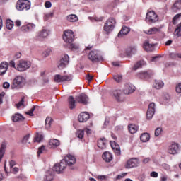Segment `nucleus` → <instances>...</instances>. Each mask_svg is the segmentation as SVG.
I'll return each mask as SVG.
<instances>
[{"mask_svg": "<svg viewBox=\"0 0 181 181\" xmlns=\"http://www.w3.org/2000/svg\"><path fill=\"white\" fill-rule=\"evenodd\" d=\"M49 36V30L46 29H43L40 31L37 37V40H43V39H46L47 37Z\"/></svg>", "mask_w": 181, "mask_h": 181, "instance_id": "4be33fe9", "label": "nucleus"}, {"mask_svg": "<svg viewBox=\"0 0 181 181\" xmlns=\"http://www.w3.org/2000/svg\"><path fill=\"white\" fill-rule=\"evenodd\" d=\"M35 110V107H33L28 112H26L25 114H27V115H30V117H33V112Z\"/></svg>", "mask_w": 181, "mask_h": 181, "instance_id": "864d4df0", "label": "nucleus"}, {"mask_svg": "<svg viewBox=\"0 0 181 181\" xmlns=\"http://www.w3.org/2000/svg\"><path fill=\"white\" fill-rule=\"evenodd\" d=\"M30 1L29 0H18L16 3V8L17 11H29L30 9Z\"/></svg>", "mask_w": 181, "mask_h": 181, "instance_id": "f257e3e1", "label": "nucleus"}, {"mask_svg": "<svg viewBox=\"0 0 181 181\" xmlns=\"http://www.w3.org/2000/svg\"><path fill=\"white\" fill-rule=\"evenodd\" d=\"M130 30L128 27L127 26H123L122 28V29L120 30V31L119 32L118 35H117V37H122L123 36H127V35H128V33H129Z\"/></svg>", "mask_w": 181, "mask_h": 181, "instance_id": "5701e85b", "label": "nucleus"}, {"mask_svg": "<svg viewBox=\"0 0 181 181\" xmlns=\"http://www.w3.org/2000/svg\"><path fill=\"white\" fill-rule=\"evenodd\" d=\"M155 103H151L148 105L146 117L147 119H152L153 115L155 114Z\"/></svg>", "mask_w": 181, "mask_h": 181, "instance_id": "ddd939ff", "label": "nucleus"}, {"mask_svg": "<svg viewBox=\"0 0 181 181\" xmlns=\"http://www.w3.org/2000/svg\"><path fill=\"white\" fill-rule=\"evenodd\" d=\"M163 98H164V100H165V101H170V95H169V93H165Z\"/></svg>", "mask_w": 181, "mask_h": 181, "instance_id": "13d9d810", "label": "nucleus"}, {"mask_svg": "<svg viewBox=\"0 0 181 181\" xmlns=\"http://www.w3.org/2000/svg\"><path fill=\"white\" fill-rule=\"evenodd\" d=\"M12 119H13V122H18L19 121H23L25 119V117H23L22 115H21L19 113H16L14 115H13Z\"/></svg>", "mask_w": 181, "mask_h": 181, "instance_id": "7c9ffc66", "label": "nucleus"}, {"mask_svg": "<svg viewBox=\"0 0 181 181\" xmlns=\"http://www.w3.org/2000/svg\"><path fill=\"white\" fill-rule=\"evenodd\" d=\"M146 21L150 23H155V22L159 21V17H158V14L155 11H151L146 13Z\"/></svg>", "mask_w": 181, "mask_h": 181, "instance_id": "0eeeda50", "label": "nucleus"}, {"mask_svg": "<svg viewBox=\"0 0 181 181\" xmlns=\"http://www.w3.org/2000/svg\"><path fill=\"white\" fill-rule=\"evenodd\" d=\"M25 81H26V80L23 76H17L13 81V85L14 86V87L22 88V87H23V86L25 85Z\"/></svg>", "mask_w": 181, "mask_h": 181, "instance_id": "1a4fd4ad", "label": "nucleus"}, {"mask_svg": "<svg viewBox=\"0 0 181 181\" xmlns=\"http://www.w3.org/2000/svg\"><path fill=\"white\" fill-rule=\"evenodd\" d=\"M8 67H9V64L6 62H2L0 64V76H4V74L6 73Z\"/></svg>", "mask_w": 181, "mask_h": 181, "instance_id": "b1692460", "label": "nucleus"}, {"mask_svg": "<svg viewBox=\"0 0 181 181\" xmlns=\"http://www.w3.org/2000/svg\"><path fill=\"white\" fill-rule=\"evenodd\" d=\"M68 104L70 110H74V108H76V99H74V97L73 96L69 97Z\"/></svg>", "mask_w": 181, "mask_h": 181, "instance_id": "bb28decb", "label": "nucleus"}, {"mask_svg": "<svg viewBox=\"0 0 181 181\" xmlns=\"http://www.w3.org/2000/svg\"><path fill=\"white\" fill-rule=\"evenodd\" d=\"M176 90V93H177L178 94L181 93V83H178L175 88Z\"/></svg>", "mask_w": 181, "mask_h": 181, "instance_id": "4d7b16f0", "label": "nucleus"}, {"mask_svg": "<svg viewBox=\"0 0 181 181\" xmlns=\"http://www.w3.org/2000/svg\"><path fill=\"white\" fill-rule=\"evenodd\" d=\"M24 103H25V97H23L21 100L16 105L17 108L19 109V107H22Z\"/></svg>", "mask_w": 181, "mask_h": 181, "instance_id": "6e6d98bb", "label": "nucleus"}, {"mask_svg": "<svg viewBox=\"0 0 181 181\" xmlns=\"http://www.w3.org/2000/svg\"><path fill=\"white\" fill-rule=\"evenodd\" d=\"M97 179H98V180H105L106 177L105 175H98Z\"/></svg>", "mask_w": 181, "mask_h": 181, "instance_id": "69168bd1", "label": "nucleus"}, {"mask_svg": "<svg viewBox=\"0 0 181 181\" xmlns=\"http://www.w3.org/2000/svg\"><path fill=\"white\" fill-rule=\"evenodd\" d=\"M172 9L173 11H174V12H176V11L181 9V0H177L173 6Z\"/></svg>", "mask_w": 181, "mask_h": 181, "instance_id": "f704fd0d", "label": "nucleus"}, {"mask_svg": "<svg viewBox=\"0 0 181 181\" xmlns=\"http://www.w3.org/2000/svg\"><path fill=\"white\" fill-rule=\"evenodd\" d=\"M5 149H6V145L2 144L0 148V162L2 160V158H4V155L5 154Z\"/></svg>", "mask_w": 181, "mask_h": 181, "instance_id": "4c0bfd02", "label": "nucleus"}, {"mask_svg": "<svg viewBox=\"0 0 181 181\" xmlns=\"http://www.w3.org/2000/svg\"><path fill=\"white\" fill-rule=\"evenodd\" d=\"M53 179H54V170H49L46 172L44 180L45 181H53Z\"/></svg>", "mask_w": 181, "mask_h": 181, "instance_id": "f3484780", "label": "nucleus"}, {"mask_svg": "<svg viewBox=\"0 0 181 181\" xmlns=\"http://www.w3.org/2000/svg\"><path fill=\"white\" fill-rule=\"evenodd\" d=\"M31 66L30 62L27 60L21 59L16 64V70L18 71H26Z\"/></svg>", "mask_w": 181, "mask_h": 181, "instance_id": "f03ea898", "label": "nucleus"}, {"mask_svg": "<svg viewBox=\"0 0 181 181\" xmlns=\"http://www.w3.org/2000/svg\"><path fill=\"white\" fill-rule=\"evenodd\" d=\"M141 77L143 78H148V77H151V75L148 74V72H141Z\"/></svg>", "mask_w": 181, "mask_h": 181, "instance_id": "5fc2aeb1", "label": "nucleus"}, {"mask_svg": "<svg viewBox=\"0 0 181 181\" xmlns=\"http://www.w3.org/2000/svg\"><path fill=\"white\" fill-rule=\"evenodd\" d=\"M160 180L161 181H166V180H168V176L162 175L161 177H160Z\"/></svg>", "mask_w": 181, "mask_h": 181, "instance_id": "774afa93", "label": "nucleus"}, {"mask_svg": "<svg viewBox=\"0 0 181 181\" xmlns=\"http://www.w3.org/2000/svg\"><path fill=\"white\" fill-rule=\"evenodd\" d=\"M63 39L66 43H72L74 42V33L71 30H66L64 32Z\"/></svg>", "mask_w": 181, "mask_h": 181, "instance_id": "423d86ee", "label": "nucleus"}, {"mask_svg": "<svg viewBox=\"0 0 181 181\" xmlns=\"http://www.w3.org/2000/svg\"><path fill=\"white\" fill-rule=\"evenodd\" d=\"M169 56L171 59H177V57L179 59H180V53L171 52V53H170Z\"/></svg>", "mask_w": 181, "mask_h": 181, "instance_id": "de8ad7c7", "label": "nucleus"}, {"mask_svg": "<svg viewBox=\"0 0 181 181\" xmlns=\"http://www.w3.org/2000/svg\"><path fill=\"white\" fill-rule=\"evenodd\" d=\"M43 152H45V146H41L38 148V151L37 152V156H40V154H41V153H43Z\"/></svg>", "mask_w": 181, "mask_h": 181, "instance_id": "3c124183", "label": "nucleus"}, {"mask_svg": "<svg viewBox=\"0 0 181 181\" xmlns=\"http://www.w3.org/2000/svg\"><path fill=\"white\" fill-rule=\"evenodd\" d=\"M55 83H63L64 81H71L73 80V75L66 74V75H60L57 74L54 76V78Z\"/></svg>", "mask_w": 181, "mask_h": 181, "instance_id": "20e7f679", "label": "nucleus"}, {"mask_svg": "<svg viewBox=\"0 0 181 181\" xmlns=\"http://www.w3.org/2000/svg\"><path fill=\"white\" fill-rule=\"evenodd\" d=\"M102 158L106 163H110L112 160V154L108 151L104 152L102 155Z\"/></svg>", "mask_w": 181, "mask_h": 181, "instance_id": "6ab92c4d", "label": "nucleus"}, {"mask_svg": "<svg viewBox=\"0 0 181 181\" xmlns=\"http://www.w3.org/2000/svg\"><path fill=\"white\" fill-rule=\"evenodd\" d=\"M43 141V135L40 134H37L36 136L34 139V142H42Z\"/></svg>", "mask_w": 181, "mask_h": 181, "instance_id": "c03bdc74", "label": "nucleus"}, {"mask_svg": "<svg viewBox=\"0 0 181 181\" xmlns=\"http://www.w3.org/2000/svg\"><path fill=\"white\" fill-rule=\"evenodd\" d=\"M145 64H146V62H145V61L144 60L139 61L134 65V69L136 70L137 69H139L143 66H145Z\"/></svg>", "mask_w": 181, "mask_h": 181, "instance_id": "58836bf2", "label": "nucleus"}, {"mask_svg": "<svg viewBox=\"0 0 181 181\" xmlns=\"http://www.w3.org/2000/svg\"><path fill=\"white\" fill-rule=\"evenodd\" d=\"M76 101L80 104H83L84 105H87L88 103V96L87 95L82 93L76 97Z\"/></svg>", "mask_w": 181, "mask_h": 181, "instance_id": "2eb2a0df", "label": "nucleus"}, {"mask_svg": "<svg viewBox=\"0 0 181 181\" xmlns=\"http://www.w3.org/2000/svg\"><path fill=\"white\" fill-rule=\"evenodd\" d=\"M139 165V160L136 158H133L129 160L125 164L126 169H131L132 168H136Z\"/></svg>", "mask_w": 181, "mask_h": 181, "instance_id": "9b49d317", "label": "nucleus"}, {"mask_svg": "<svg viewBox=\"0 0 181 181\" xmlns=\"http://www.w3.org/2000/svg\"><path fill=\"white\" fill-rule=\"evenodd\" d=\"M6 25L7 29L11 30V29H12L13 28V25H14L13 21H12L11 20H7L6 23Z\"/></svg>", "mask_w": 181, "mask_h": 181, "instance_id": "37998d69", "label": "nucleus"}, {"mask_svg": "<svg viewBox=\"0 0 181 181\" xmlns=\"http://www.w3.org/2000/svg\"><path fill=\"white\" fill-rule=\"evenodd\" d=\"M10 86H11V85H10L9 83H8V82H5V83L3 84L4 88H9Z\"/></svg>", "mask_w": 181, "mask_h": 181, "instance_id": "338daca9", "label": "nucleus"}, {"mask_svg": "<svg viewBox=\"0 0 181 181\" xmlns=\"http://www.w3.org/2000/svg\"><path fill=\"white\" fill-rule=\"evenodd\" d=\"M86 80H88V81H91L93 80V76H91L90 74H88L86 75Z\"/></svg>", "mask_w": 181, "mask_h": 181, "instance_id": "0e129e2a", "label": "nucleus"}, {"mask_svg": "<svg viewBox=\"0 0 181 181\" xmlns=\"http://www.w3.org/2000/svg\"><path fill=\"white\" fill-rule=\"evenodd\" d=\"M121 94H122V91L121 90H115L112 92V95L117 100V101H122L121 100Z\"/></svg>", "mask_w": 181, "mask_h": 181, "instance_id": "c85d7f7f", "label": "nucleus"}, {"mask_svg": "<svg viewBox=\"0 0 181 181\" xmlns=\"http://www.w3.org/2000/svg\"><path fill=\"white\" fill-rule=\"evenodd\" d=\"M70 57L67 54H64L58 63V69L62 70V69H64L67 64H69Z\"/></svg>", "mask_w": 181, "mask_h": 181, "instance_id": "9d476101", "label": "nucleus"}, {"mask_svg": "<svg viewBox=\"0 0 181 181\" xmlns=\"http://www.w3.org/2000/svg\"><path fill=\"white\" fill-rule=\"evenodd\" d=\"M66 168H67V163L63 159L59 163L55 164L52 169L54 172H57V173H62Z\"/></svg>", "mask_w": 181, "mask_h": 181, "instance_id": "6e6552de", "label": "nucleus"}, {"mask_svg": "<svg viewBox=\"0 0 181 181\" xmlns=\"http://www.w3.org/2000/svg\"><path fill=\"white\" fill-rule=\"evenodd\" d=\"M115 19L109 18L105 23L104 30L106 33H111L112 30H114V28H115Z\"/></svg>", "mask_w": 181, "mask_h": 181, "instance_id": "39448f33", "label": "nucleus"}, {"mask_svg": "<svg viewBox=\"0 0 181 181\" xmlns=\"http://www.w3.org/2000/svg\"><path fill=\"white\" fill-rule=\"evenodd\" d=\"M149 139H151V135L148 133H143L140 136V141L141 142H148Z\"/></svg>", "mask_w": 181, "mask_h": 181, "instance_id": "c756f323", "label": "nucleus"}, {"mask_svg": "<svg viewBox=\"0 0 181 181\" xmlns=\"http://www.w3.org/2000/svg\"><path fill=\"white\" fill-rule=\"evenodd\" d=\"M180 32H181V23L177 25V28L175 30V33L176 36H177V37H180V36H181Z\"/></svg>", "mask_w": 181, "mask_h": 181, "instance_id": "a19ab883", "label": "nucleus"}, {"mask_svg": "<svg viewBox=\"0 0 181 181\" xmlns=\"http://www.w3.org/2000/svg\"><path fill=\"white\" fill-rule=\"evenodd\" d=\"M160 134H162V128L158 127L157 129H156L155 136H159V135H160Z\"/></svg>", "mask_w": 181, "mask_h": 181, "instance_id": "603ef678", "label": "nucleus"}, {"mask_svg": "<svg viewBox=\"0 0 181 181\" xmlns=\"http://www.w3.org/2000/svg\"><path fill=\"white\" fill-rule=\"evenodd\" d=\"M110 146L112 149H115V151H117V152H119V146L117 143H115V141H110Z\"/></svg>", "mask_w": 181, "mask_h": 181, "instance_id": "79ce46f5", "label": "nucleus"}, {"mask_svg": "<svg viewBox=\"0 0 181 181\" xmlns=\"http://www.w3.org/2000/svg\"><path fill=\"white\" fill-rule=\"evenodd\" d=\"M135 91V86L132 83H126L123 88L124 94L127 95H129V94H132Z\"/></svg>", "mask_w": 181, "mask_h": 181, "instance_id": "f8f14e48", "label": "nucleus"}, {"mask_svg": "<svg viewBox=\"0 0 181 181\" xmlns=\"http://www.w3.org/2000/svg\"><path fill=\"white\" fill-rule=\"evenodd\" d=\"M88 59L92 63H98V62H101L103 57L100 55V53L98 50H92L88 54Z\"/></svg>", "mask_w": 181, "mask_h": 181, "instance_id": "7ed1b4c3", "label": "nucleus"}, {"mask_svg": "<svg viewBox=\"0 0 181 181\" xmlns=\"http://www.w3.org/2000/svg\"><path fill=\"white\" fill-rule=\"evenodd\" d=\"M53 13H45L44 16V21H49L50 18H53Z\"/></svg>", "mask_w": 181, "mask_h": 181, "instance_id": "09e8293b", "label": "nucleus"}, {"mask_svg": "<svg viewBox=\"0 0 181 181\" xmlns=\"http://www.w3.org/2000/svg\"><path fill=\"white\" fill-rule=\"evenodd\" d=\"M83 132H86V134H87L88 135H90V134H91V129L88 128H85L83 129Z\"/></svg>", "mask_w": 181, "mask_h": 181, "instance_id": "e2e57ef3", "label": "nucleus"}, {"mask_svg": "<svg viewBox=\"0 0 181 181\" xmlns=\"http://www.w3.org/2000/svg\"><path fill=\"white\" fill-rule=\"evenodd\" d=\"M150 176L151 177H158V175L157 172L153 171L151 173Z\"/></svg>", "mask_w": 181, "mask_h": 181, "instance_id": "052dcab7", "label": "nucleus"}, {"mask_svg": "<svg viewBox=\"0 0 181 181\" xmlns=\"http://www.w3.org/2000/svg\"><path fill=\"white\" fill-rule=\"evenodd\" d=\"M139 129V127L136 124H129V131L130 134H136V132Z\"/></svg>", "mask_w": 181, "mask_h": 181, "instance_id": "72a5a7b5", "label": "nucleus"}, {"mask_svg": "<svg viewBox=\"0 0 181 181\" xmlns=\"http://www.w3.org/2000/svg\"><path fill=\"white\" fill-rule=\"evenodd\" d=\"M165 86V83H163V81H155L153 87L154 88H156V90H160Z\"/></svg>", "mask_w": 181, "mask_h": 181, "instance_id": "2f4dec72", "label": "nucleus"}, {"mask_svg": "<svg viewBox=\"0 0 181 181\" xmlns=\"http://www.w3.org/2000/svg\"><path fill=\"white\" fill-rule=\"evenodd\" d=\"M179 151V144L176 143H173L168 146V152L170 155H176Z\"/></svg>", "mask_w": 181, "mask_h": 181, "instance_id": "4468645a", "label": "nucleus"}, {"mask_svg": "<svg viewBox=\"0 0 181 181\" xmlns=\"http://www.w3.org/2000/svg\"><path fill=\"white\" fill-rule=\"evenodd\" d=\"M76 135L77 138H79V139H83V138H84V130L83 129L77 130Z\"/></svg>", "mask_w": 181, "mask_h": 181, "instance_id": "ea45409f", "label": "nucleus"}, {"mask_svg": "<svg viewBox=\"0 0 181 181\" xmlns=\"http://www.w3.org/2000/svg\"><path fill=\"white\" fill-rule=\"evenodd\" d=\"M143 32L146 35H156V33H159V32H160V28L153 27L148 30H144Z\"/></svg>", "mask_w": 181, "mask_h": 181, "instance_id": "412c9836", "label": "nucleus"}, {"mask_svg": "<svg viewBox=\"0 0 181 181\" xmlns=\"http://www.w3.org/2000/svg\"><path fill=\"white\" fill-rule=\"evenodd\" d=\"M36 28V25L33 23H28L25 25L21 26V29L22 32H32Z\"/></svg>", "mask_w": 181, "mask_h": 181, "instance_id": "a211bd4d", "label": "nucleus"}, {"mask_svg": "<svg viewBox=\"0 0 181 181\" xmlns=\"http://www.w3.org/2000/svg\"><path fill=\"white\" fill-rule=\"evenodd\" d=\"M64 160L68 166H73V165L76 164V160L74 156L71 154H68L64 158Z\"/></svg>", "mask_w": 181, "mask_h": 181, "instance_id": "dca6fc26", "label": "nucleus"}, {"mask_svg": "<svg viewBox=\"0 0 181 181\" xmlns=\"http://www.w3.org/2000/svg\"><path fill=\"white\" fill-rule=\"evenodd\" d=\"M69 47L71 50H78L80 46L77 44H71Z\"/></svg>", "mask_w": 181, "mask_h": 181, "instance_id": "8fccbe9b", "label": "nucleus"}, {"mask_svg": "<svg viewBox=\"0 0 181 181\" xmlns=\"http://www.w3.org/2000/svg\"><path fill=\"white\" fill-rule=\"evenodd\" d=\"M89 118L90 115L86 112L81 113L78 117L79 122H86L89 119Z\"/></svg>", "mask_w": 181, "mask_h": 181, "instance_id": "aec40b11", "label": "nucleus"}, {"mask_svg": "<svg viewBox=\"0 0 181 181\" xmlns=\"http://www.w3.org/2000/svg\"><path fill=\"white\" fill-rule=\"evenodd\" d=\"M66 20L68 22H77L78 17L76 14H71L66 16Z\"/></svg>", "mask_w": 181, "mask_h": 181, "instance_id": "473e14b6", "label": "nucleus"}, {"mask_svg": "<svg viewBox=\"0 0 181 181\" xmlns=\"http://www.w3.org/2000/svg\"><path fill=\"white\" fill-rule=\"evenodd\" d=\"M59 146H60V141H59L58 139H52L49 141V148H52V149H54Z\"/></svg>", "mask_w": 181, "mask_h": 181, "instance_id": "393cba45", "label": "nucleus"}, {"mask_svg": "<svg viewBox=\"0 0 181 181\" xmlns=\"http://www.w3.org/2000/svg\"><path fill=\"white\" fill-rule=\"evenodd\" d=\"M136 53V47H130L127 50V56H132V54H135Z\"/></svg>", "mask_w": 181, "mask_h": 181, "instance_id": "c9c22d12", "label": "nucleus"}, {"mask_svg": "<svg viewBox=\"0 0 181 181\" xmlns=\"http://www.w3.org/2000/svg\"><path fill=\"white\" fill-rule=\"evenodd\" d=\"M9 165H10L11 169H12V168L16 165V162H15V160H12L10 161Z\"/></svg>", "mask_w": 181, "mask_h": 181, "instance_id": "680f3d73", "label": "nucleus"}, {"mask_svg": "<svg viewBox=\"0 0 181 181\" xmlns=\"http://www.w3.org/2000/svg\"><path fill=\"white\" fill-rule=\"evenodd\" d=\"M45 6L47 8H52V2L47 1L45 3Z\"/></svg>", "mask_w": 181, "mask_h": 181, "instance_id": "bf43d9fd", "label": "nucleus"}, {"mask_svg": "<svg viewBox=\"0 0 181 181\" xmlns=\"http://www.w3.org/2000/svg\"><path fill=\"white\" fill-rule=\"evenodd\" d=\"M114 80L117 81V83H121L122 81V75L117 74L113 76Z\"/></svg>", "mask_w": 181, "mask_h": 181, "instance_id": "49530a36", "label": "nucleus"}, {"mask_svg": "<svg viewBox=\"0 0 181 181\" xmlns=\"http://www.w3.org/2000/svg\"><path fill=\"white\" fill-rule=\"evenodd\" d=\"M153 44H149V41L146 40L144 42L143 45V48L144 49V50H146V52H152V50H153Z\"/></svg>", "mask_w": 181, "mask_h": 181, "instance_id": "a878e982", "label": "nucleus"}, {"mask_svg": "<svg viewBox=\"0 0 181 181\" xmlns=\"http://www.w3.org/2000/svg\"><path fill=\"white\" fill-rule=\"evenodd\" d=\"M52 54V49L48 48L42 52L43 57H49V55Z\"/></svg>", "mask_w": 181, "mask_h": 181, "instance_id": "a18cd8bd", "label": "nucleus"}, {"mask_svg": "<svg viewBox=\"0 0 181 181\" xmlns=\"http://www.w3.org/2000/svg\"><path fill=\"white\" fill-rule=\"evenodd\" d=\"M52 122H53V119L52 117H47L45 119V128L49 129L52 127Z\"/></svg>", "mask_w": 181, "mask_h": 181, "instance_id": "e433bc0d", "label": "nucleus"}, {"mask_svg": "<svg viewBox=\"0 0 181 181\" xmlns=\"http://www.w3.org/2000/svg\"><path fill=\"white\" fill-rule=\"evenodd\" d=\"M107 144V140L105 138H100L98 140V146L100 149H105V145Z\"/></svg>", "mask_w": 181, "mask_h": 181, "instance_id": "cd10ccee", "label": "nucleus"}]
</instances>
